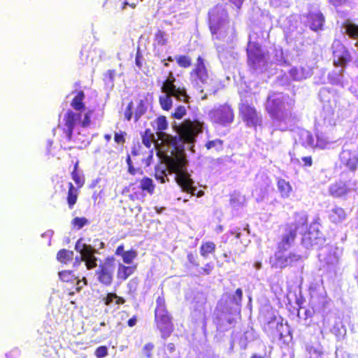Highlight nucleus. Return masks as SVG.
Instances as JSON below:
<instances>
[{
	"instance_id": "f257e3e1",
	"label": "nucleus",
	"mask_w": 358,
	"mask_h": 358,
	"mask_svg": "<svg viewBox=\"0 0 358 358\" xmlns=\"http://www.w3.org/2000/svg\"><path fill=\"white\" fill-rule=\"evenodd\" d=\"M308 222V219L306 215L296 213L294 222L287 223L283 226V234L277 243V250L269 259L272 268L283 269L287 267H292L301 260L302 257L299 254L289 252L285 255L284 252L287 251L294 242L298 230L306 227Z\"/></svg>"
},
{
	"instance_id": "f03ea898",
	"label": "nucleus",
	"mask_w": 358,
	"mask_h": 358,
	"mask_svg": "<svg viewBox=\"0 0 358 358\" xmlns=\"http://www.w3.org/2000/svg\"><path fill=\"white\" fill-rule=\"evenodd\" d=\"M176 131L178 136H167L164 141L174 148L175 154L179 150L185 153L183 147H178L179 142L194 144L197 135L203 131V124L196 120H185L177 127Z\"/></svg>"
},
{
	"instance_id": "7ed1b4c3",
	"label": "nucleus",
	"mask_w": 358,
	"mask_h": 358,
	"mask_svg": "<svg viewBox=\"0 0 358 358\" xmlns=\"http://www.w3.org/2000/svg\"><path fill=\"white\" fill-rule=\"evenodd\" d=\"M154 325L156 330L159 332L162 339L170 337L174 331L173 317L169 310L163 292L156 298Z\"/></svg>"
},
{
	"instance_id": "20e7f679",
	"label": "nucleus",
	"mask_w": 358,
	"mask_h": 358,
	"mask_svg": "<svg viewBox=\"0 0 358 358\" xmlns=\"http://www.w3.org/2000/svg\"><path fill=\"white\" fill-rule=\"evenodd\" d=\"M187 160L185 153L179 150L169 161L170 172L176 174V181L182 192L195 195L196 187L190 174L186 169Z\"/></svg>"
},
{
	"instance_id": "39448f33",
	"label": "nucleus",
	"mask_w": 358,
	"mask_h": 358,
	"mask_svg": "<svg viewBox=\"0 0 358 358\" xmlns=\"http://www.w3.org/2000/svg\"><path fill=\"white\" fill-rule=\"evenodd\" d=\"M176 78L171 71L168 78L163 82L161 91L164 94L159 97V103L164 110H169L173 106L172 97L178 101L188 103L189 96L185 87H176Z\"/></svg>"
},
{
	"instance_id": "423d86ee",
	"label": "nucleus",
	"mask_w": 358,
	"mask_h": 358,
	"mask_svg": "<svg viewBox=\"0 0 358 358\" xmlns=\"http://www.w3.org/2000/svg\"><path fill=\"white\" fill-rule=\"evenodd\" d=\"M265 110L274 121L287 122L295 120L289 110L285 108V101L280 93H273L268 96L265 102Z\"/></svg>"
},
{
	"instance_id": "0eeeda50",
	"label": "nucleus",
	"mask_w": 358,
	"mask_h": 358,
	"mask_svg": "<svg viewBox=\"0 0 358 358\" xmlns=\"http://www.w3.org/2000/svg\"><path fill=\"white\" fill-rule=\"evenodd\" d=\"M122 194H124L127 199L121 200V207L125 213L127 211L133 213L135 209L138 212L142 210L139 202H143L145 198V194L142 192L141 187H139L136 182H131L127 186L124 187L122 189Z\"/></svg>"
},
{
	"instance_id": "6e6552de",
	"label": "nucleus",
	"mask_w": 358,
	"mask_h": 358,
	"mask_svg": "<svg viewBox=\"0 0 358 358\" xmlns=\"http://www.w3.org/2000/svg\"><path fill=\"white\" fill-rule=\"evenodd\" d=\"M238 108L239 117L247 127L256 129L258 126L262 125V115L245 98L241 99Z\"/></svg>"
},
{
	"instance_id": "1a4fd4ad",
	"label": "nucleus",
	"mask_w": 358,
	"mask_h": 358,
	"mask_svg": "<svg viewBox=\"0 0 358 358\" xmlns=\"http://www.w3.org/2000/svg\"><path fill=\"white\" fill-rule=\"evenodd\" d=\"M208 115L213 123L222 126L231 124L234 120V110L232 107L227 103L210 110L208 113Z\"/></svg>"
},
{
	"instance_id": "9d476101",
	"label": "nucleus",
	"mask_w": 358,
	"mask_h": 358,
	"mask_svg": "<svg viewBox=\"0 0 358 358\" xmlns=\"http://www.w3.org/2000/svg\"><path fill=\"white\" fill-rule=\"evenodd\" d=\"M225 17L220 15V10L214 8L209 13V29L212 35H216V38L224 37L227 33V29L225 27L227 23V14L225 12Z\"/></svg>"
},
{
	"instance_id": "9b49d317",
	"label": "nucleus",
	"mask_w": 358,
	"mask_h": 358,
	"mask_svg": "<svg viewBox=\"0 0 358 358\" xmlns=\"http://www.w3.org/2000/svg\"><path fill=\"white\" fill-rule=\"evenodd\" d=\"M192 82L196 85H204L208 84L210 76L206 66L205 59L198 56L194 68L189 73Z\"/></svg>"
},
{
	"instance_id": "f8f14e48",
	"label": "nucleus",
	"mask_w": 358,
	"mask_h": 358,
	"mask_svg": "<svg viewBox=\"0 0 358 358\" xmlns=\"http://www.w3.org/2000/svg\"><path fill=\"white\" fill-rule=\"evenodd\" d=\"M114 271L113 257L108 258L103 263H101L95 271L99 282L107 287L111 285L113 281Z\"/></svg>"
},
{
	"instance_id": "ddd939ff",
	"label": "nucleus",
	"mask_w": 358,
	"mask_h": 358,
	"mask_svg": "<svg viewBox=\"0 0 358 358\" xmlns=\"http://www.w3.org/2000/svg\"><path fill=\"white\" fill-rule=\"evenodd\" d=\"M75 249L80 253L81 259L85 262L87 269L96 267L97 259L94 256L96 250L92 245L82 243V239L80 238L76 243Z\"/></svg>"
},
{
	"instance_id": "4468645a",
	"label": "nucleus",
	"mask_w": 358,
	"mask_h": 358,
	"mask_svg": "<svg viewBox=\"0 0 358 358\" xmlns=\"http://www.w3.org/2000/svg\"><path fill=\"white\" fill-rule=\"evenodd\" d=\"M247 62L248 66L257 69L259 64L265 61L266 54L262 50L261 45L257 43L249 41L246 49Z\"/></svg>"
},
{
	"instance_id": "2eb2a0df",
	"label": "nucleus",
	"mask_w": 358,
	"mask_h": 358,
	"mask_svg": "<svg viewBox=\"0 0 358 358\" xmlns=\"http://www.w3.org/2000/svg\"><path fill=\"white\" fill-rule=\"evenodd\" d=\"M334 65L344 67L352 60L350 53L346 47L340 42L333 45Z\"/></svg>"
},
{
	"instance_id": "dca6fc26",
	"label": "nucleus",
	"mask_w": 358,
	"mask_h": 358,
	"mask_svg": "<svg viewBox=\"0 0 358 358\" xmlns=\"http://www.w3.org/2000/svg\"><path fill=\"white\" fill-rule=\"evenodd\" d=\"M339 160L341 165L351 172L358 169V153L355 150L343 149L339 155Z\"/></svg>"
},
{
	"instance_id": "f3484780",
	"label": "nucleus",
	"mask_w": 358,
	"mask_h": 358,
	"mask_svg": "<svg viewBox=\"0 0 358 358\" xmlns=\"http://www.w3.org/2000/svg\"><path fill=\"white\" fill-rule=\"evenodd\" d=\"M80 117V113H76L71 110H68L65 113L64 117L65 125V128L64 129V133L65 134L68 141H71L73 130L76 124V120Z\"/></svg>"
},
{
	"instance_id": "a211bd4d",
	"label": "nucleus",
	"mask_w": 358,
	"mask_h": 358,
	"mask_svg": "<svg viewBox=\"0 0 358 358\" xmlns=\"http://www.w3.org/2000/svg\"><path fill=\"white\" fill-rule=\"evenodd\" d=\"M306 25L314 31L322 30L325 22V18L320 11L308 12L306 14Z\"/></svg>"
},
{
	"instance_id": "6ab92c4d",
	"label": "nucleus",
	"mask_w": 358,
	"mask_h": 358,
	"mask_svg": "<svg viewBox=\"0 0 358 358\" xmlns=\"http://www.w3.org/2000/svg\"><path fill=\"white\" fill-rule=\"evenodd\" d=\"M171 158H173V155L172 157H167L165 163L160 162L155 167L154 176L162 184L169 181L168 174L169 173H171L169 166V161Z\"/></svg>"
},
{
	"instance_id": "aec40b11",
	"label": "nucleus",
	"mask_w": 358,
	"mask_h": 358,
	"mask_svg": "<svg viewBox=\"0 0 358 358\" xmlns=\"http://www.w3.org/2000/svg\"><path fill=\"white\" fill-rule=\"evenodd\" d=\"M350 192L347 182L338 180L329 187V194L334 198L339 199L346 196Z\"/></svg>"
},
{
	"instance_id": "412c9836",
	"label": "nucleus",
	"mask_w": 358,
	"mask_h": 358,
	"mask_svg": "<svg viewBox=\"0 0 358 358\" xmlns=\"http://www.w3.org/2000/svg\"><path fill=\"white\" fill-rule=\"evenodd\" d=\"M115 255L120 256L122 259V262L126 264H131L134 260L137 257L138 252L134 249L131 248L129 250H124V244H120L117 246L115 251Z\"/></svg>"
},
{
	"instance_id": "4be33fe9",
	"label": "nucleus",
	"mask_w": 358,
	"mask_h": 358,
	"mask_svg": "<svg viewBox=\"0 0 358 358\" xmlns=\"http://www.w3.org/2000/svg\"><path fill=\"white\" fill-rule=\"evenodd\" d=\"M136 264L127 266L123 264H119L117 270V278L120 281H125L136 271Z\"/></svg>"
},
{
	"instance_id": "5701e85b",
	"label": "nucleus",
	"mask_w": 358,
	"mask_h": 358,
	"mask_svg": "<svg viewBox=\"0 0 358 358\" xmlns=\"http://www.w3.org/2000/svg\"><path fill=\"white\" fill-rule=\"evenodd\" d=\"M79 189H80L76 187L72 182L68 183L66 202L69 209H73L74 206L76 204L80 194Z\"/></svg>"
},
{
	"instance_id": "b1692460",
	"label": "nucleus",
	"mask_w": 358,
	"mask_h": 358,
	"mask_svg": "<svg viewBox=\"0 0 358 358\" xmlns=\"http://www.w3.org/2000/svg\"><path fill=\"white\" fill-rule=\"evenodd\" d=\"M299 141L300 145L305 148H315V140L310 131L302 130L299 133Z\"/></svg>"
},
{
	"instance_id": "393cba45",
	"label": "nucleus",
	"mask_w": 358,
	"mask_h": 358,
	"mask_svg": "<svg viewBox=\"0 0 358 358\" xmlns=\"http://www.w3.org/2000/svg\"><path fill=\"white\" fill-rule=\"evenodd\" d=\"M155 123V129L157 131V136L159 138L162 139V141L166 143L164 140L166 138L168 135H166L163 131L168 128V122L166 117L164 115L159 116L156 119Z\"/></svg>"
},
{
	"instance_id": "a878e982",
	"label": "nucleus",
	"mask_w": 358,
	"mask_h": 358,
	"mask_svg": "<svg viewBox=\"0 0 358 358\" xmlns=\"http://www.w3.org/2000/svg\"><path fill=\"white\" fill-rule=\"evenodd\" d=\"M290 78L293 80H301L307 78L310 73L307 69L302 66L292 67L289 71Z\"/></svg>"
},
{
	"instance_id": "bb28decb",
	"label": "nucleus",
	"mask_w": 358,
	"mask_h": 358,
	"mask_svg": "<svg viewBox=\"0 0 358 358\" xmlns=\"http://www.w3.org/2000/svg\"><path fill=\"white\" fill-rule=\"evenodd\" d=\"M85 95L83 91L80 90L77 92L76 95L73 98L71 106L76 111H83L85 108L84 102Z\"/></svg>"
},
{
	"instance_id": "cd10ccee",
	"label": "nucleus",
	"mask_w": 358,
	"mask_h": 358,
	"mask_svg": "<svg viewBox=\"0 0 358 358\" xmlns=\"http://www.w3.org/2000/svg\"><path fill=\"white\" fill-rule=\"evenodd\" d=\"M59 278L61 280L66 282H76V292H80V290L82 288V286L80 285V280H78L75 275L73 274V271H63L59 273Z\"/></svg>"
},
{
	"instance_id": "c85d7f7f",
	"label": "nucleus",
	"mask_w": 358,
	"mask_h": 358,
	"mask_svg": "<svg viewBox=\"0 0 358 358\" xmlns=\"http://www.w3.org/2000/svg\"><path fill=\"white\" fill-rule=\"evenodd\" d=\"M347 217V213L341 207H335L329 214V220L331 222L338 224L343 222Z\"/></svg>"
},
{
	"instance_id": "c756f323",
	"label": "nucleus",
	"mask_w": 358,
	"mask_h": 358,
	"mask_svg": "<svg viewBox=\"0 0 358 358\" xmlns=\"http://www.w3.org/2000/svg\"><path fill=\"white\" fill-rule=\"evenodd\" d=\"M216 245L213 241H203L201 243L199 252L202 257L207 258L210 255L215 253Z\"/></svg>"
},
{
	"instance_id": "7c9ffc66",
	"label": "nucleus",
	"mask_w": 358,
	"mask_h": 358,
	"mask_svg": "<svg viewBox=\"0 0 358 358\" xmlns=\"http://www.w3.org/2000/svg\"><path fill=\"white\" fill-rule=\"evenodd\" d=\"M139 182L140 185L138 186L141 187L142 192L144 193V192H146L150 195L154 194L155 185L150 178L145 176L141 178Z\"/></svg>"
},
{
	"instance_id": "2f4dec72",
	"label": "nucleus",
	"mask_w": 358,
	"mask_h": 358,
	"mask_svg": "<svg viewBox=\"0 0 358 358\" xmlns=\"http://www.w3.org/2000/svg\"><path fill=\"white\" fill-rule=\"evenodd\" d=\"M277 186L282 197L287 198L289 196L292 191V187L288 181H286L283 178H278Z\"/></svg>"
},
{
	"instance_id": "473e14b6",
	"label": "nucleus",
	"mask_w": 358,
	"mask_h": 358,
	"mask_svg": "<svg viewBox=\"0 0 358 358\" xmlns=\"http://www.w3.org/2000/svg\"><path fill=\"white\" fill-rule=\"evenodd\" d=\"M154 135L152 133V131L150 129H146L143 133L141 134V138H142V143L143 144L148 148L149 150V158L152 157V150H150L152 143L153 141Z\"/></svg>"
},
{
	"instance_id": "72a5a7b5",
	"label": "nucleus",
	"mask_w": 358,
	"mask_h": 358,
	"mask_svg": "<svg viewBox=\"0 0 358 358\" xmlns=\"http://www.w3.org/2000/svg\"><path fill=\"white\" fill-rule=\"evenodd\" d=\"M103 301L106 306H110L113 301L116 305H122L126 300L123 297L117 296L115 293L109 292L103 298Z\"/></svg>"
},
{
	"instance_id": "f704fd0d",
	"label": "nucleus",
	"mask_w": 358,
	"mask_h": 358,
	"mask_svg": "<svg viewBox=\"0 0 358 358\" xmlns=\"http://www.w3.org/2000/svg\"><path fill=\"white\" fill-rule=\"evenodd\" d=\"M73 258V252L66 249H62L57 254V260L62 264H66L72 261Z\"/></svg>"
},
{
	"instance_id": "c9c22d12",
	"label": "nucleus",
	"mask_w": 358,
	"mask_h": 358,
	"mask_svg": "<svg viewBox=\"0 0 358 358\" xmlns=\"http://www.w3.org/2000/svg\"><path fill=\"white\" fill-rule=\"evenodd\" d=\"M345 33L351 38H358V24H354L348 20L344 22Z\"/></svg>"
},
{
	"instance_id": "e433bc0d",
	"label": "nucleus",
	"mask_w": 358,
	"mask_h": 358,
	"mask_svg": "<svg viewBox=\"0 0 358 358\" xmlns=\"http://www.w3.org/2000/svg\"><path fill=\"white\" fill-rule=\"evenodd\" d=\"M78 162H76L74 164L73 170L71 172V178L75 182L78 188H81L85 184V178L78 172Z\"/></svg>"
},
{
	"instance_id": "4c0bfd02",
	"label": "nucleus",
	"mask_w": 358,
	"mask_h": 358,
	"mask_svg": "<svg viewBox=\"0 0 358 358\" xmlns=\"http://www.w3.org/2000/svg\"><path fill=\"white\" fill-rule=\"evenodd\" d=\"M176 61L181 68L187 69L192 66V59L188 55H179L176 57Z\"/></svg>"
},
{
	"instance_id": "58836bf2",
	"label": "nucleus",
	"mask_w": 358,
	"mask_h": 358,
	"mask_svg": "<svg viewBox=\"0 0 358 358\" xmlns=\"http://www.w3.org/2000/svg\"><path fill=\"white\" fill-rule=\"evenodd\" d=\"M154 41L161 46L166 45L168 43L166 33L161 29H158L154 36Z\"/></svg>"
},
{
	"instance_id": "ea45409f",
	"label": "nucleus",
	"mask_w": 358,
	"mask_h": 358,
	"mask_svg": "<svg viewBox=\"0 0 358 358\" xmlns=\"http://www.w3.org/2000/svg\"><path fill=\"white\" fill-rule=\"evenodd\" d=\"M224 141L220 138L208 141L206 143L205 147L207 150L215 148L217 151L222 150L223 148Z\"/></svg>"
},
{
	"instance_id": "a19ab883",
	"label": "nucleus",
	"mask_w": 358,
	"mask_h": 358,
	"mask_svg": "<svg viewBox=\"0 0 358 358\" xmlns=\"http://www.w3.org/2000/svg\"><path fill=\"white\" fill-rule=\"evenodd\" d=\"M187 113V110L184 106H178L175 108L172 113V117L177 120L182 119Z\"/></svg>"
},
{
	"instance_id": "79ce46f5",
	"label": "nucleus",
	"mask_w": 358,
	"mask_h": 358,
	"mask_svg": "<svg viewBox=\"0 0 358 358\" xmlns=\"http://www.w3.org/2000/svg\"><path fill=\"white\" fill-rule=\"evenodd\" d=\"M145 108L144 106L143 101L142 100L140 101L137 109L134 113V122H136L139 120L141 117L145 113Z\"/></svg>"
},
{
	"instance_id": "37998d69",
	"label": "nucleus",
	"mask_w": 358,
	"mask_h": 358,
	"mask_svg": "<svg viewBox=\"0 0 358 358\" xmlns=\"http://www.w3.org/2000/svg\"><path fill=\"white\" fill-rule=\"evenodd\" d=\"M126 131L115 132L114 134V141L117 144L123 145L126 142Z\"/></svg>"
},
{
	"instance_id": "c03bdc74",
	"label": "nucleus",
	"mask_w": 358,
	"mask_h": 358,
	"mask_svg": "<svg viewBox=\"0 0 358 358\" xmlns=\"http://www.w3.org/2000/svg\"><path fill=\"white\" fill-rule=\"evenodd\" d=\"M87 223H88L87 219L84 217H76L73 218L72 220V224L75 227H77L78 229H81Z\"/></svg>"
},
{
	"instance_id": "a18cd8bd",
	"label": "nucleus",
	"mask_w": 358,
	"mask_h": 358,
	"mask_svg": "<svg viewBox=\"0 0 358 358\" xmlns=\"http://www.w3.org/2000/svg\"><path fill=\"white\" fill-rule=\"evenodd\" d=\"M242 299L243 291L241 288H238L231 298V302L237 306H240L241 304Z\"/></svg>"
},
{
	"instance_id": "49530a36",
	"label": "nucleus",
	"mask_w": 358,
	"mask_h": 358,
	"mask_svg": "<svg viewBox=\"0 0 358 358\" xmlns=\"http://www.w3.org/2000/svg\"><path fill=\"white\" fill-rule=\"evenodd\" d=\"M189 264L193 267H199V262L196 252H189L187 255Z\"/></svg>"
},
{
	"instance_id": "de8ad7c7",
	"label": "nucleus",
	"mask_w": 358,
	"mask_h": 358,
	"mask_svg": "<svg viewBox=\"0 0 358 358\" xmlns=\"http://www.w3.org/2000/svg\"><path fill=\"white\" fill-rule=\"evenodd\" d=\"M108 355V350L106 345H101L98 347L94 352V355L96 358H103Z\"/></svg>"
},
{
	"instance_id": "09e8293b",
	"label": "nucleus",
	"mask_w": 358,
	"mask_h": 358,
	"mask_svg": "<svg viewBox=\"0 0 358 358\" xmlns=\"http://www.w3.org/2000/svg\"><path fill=\"white\" fill-rule=\"evenodd\" d=\"M93 113V110H87L85 115H84V119L83 120V121L80 122V126L81 127L83 128H87L88 127L90 124H91V115Z\"/></svg>"
},
{
	"instance_id": "8fccbe9b",
	"label": "nucleus",
	"mask_w": 358,
	"mask_h": 358,
	"mask_svg": "<svg viewBox=\"0 0 358 358\" xmlns=\"http://www.w3.org/2000/svg\"><path fill=\"white\" fill-rule=\"evenodd\" d=\"M133 107H134V103L132 101H130L128 103V105L124 112V119L127 121H130L131 120V117L133 115Z\"/></svg>"
},
{
	"instance_id": "3c124183",
	"label": "nucleus",
	"mask_w": 358,
	"mask_h": 358,
	"mask_svg": "<svg viewBox=\"0 0 358 358\" xmlns=\"http://www.w3.org/2000/svg\"><path fill=\"white\" fill-rule=\"evenodd\" d=\"M214 268V265L211 262L206 263L201 269L200 274L203 275H210Z\"/></svg>"
},
{
	"instance_id": "603ef678",
	"label": "nucleus",
	"mask_w": 358,
	"mask_h": 358,
	"mask_svg": "<svg viewBox=\"0 0 358 358\" xmlns=\"http://www.w3.org/2000/svg\"><path fill=\"white\" fill-rule=\"evenodd\" d=\"M329 143V141L323 137L317 136V141L315 143V148H319L320 149L325 148Z\"/></svg>"
},
{
	"instance_id": "864d4df0",
	"label": "nucleus",
	"mask_w": 358,
	"mask_h": 358,
	"mask_svg": "<svg viewBox=\"0 0 358 358\" xmlns=\"http://www.w3.org/2000/svg\"><path fill=\"white\" fill-rule=\"evenodd\" d=\"M154 348H155V345L153 343H146L143 348V351L145 354V355L146 356V357L148 358H150L152 357V350H154Z\"/></svg>"
},
{
	"instance_id": "5fc2aeb1",
	"label": "nucleus",
	"mask_w": 358,
	"mask_h": 358,
	"mask_svg": "<svg viewBox=\"0 0 358 358\" xmlns=\"http://www.w3.org/2000/svg\"><path fill=\"white\" fill-rule=\"evenodd\" d=\"M142 61H143V55L141 52L140 48H138L136 54V57H135V64L139 69H141L143 67Z\"/></svg>"
},
{
	"instance_id": "6e6d98bb",
	"label": "nucleus",
	"mask_w": 358,
	"mask_h": 358,
	"mask_svg": "<svg viewBox=\"0 0 358 358\" xmlns=\"http://www.w3.org/2000/svg\"><path fill=\"white\" fill-rule=\"evenodd\" d=\"M303 166H311L313 165V158L311 156H306L301 158Z\"/></svg>"
},
{
	"instance_id": "4d7b16f0",
	"label": "nucleus",
	"mask_w": 358,
	"mask_h": 358,
	"mask_svg": "<svg viewBox=\"0 0 358 358\" xmlns=\"http://www.w3.org/2000/svg\"><path fill=\"white\" fill-rule=\"evenodd\" d=\"M324 111L325 113V118L329 116H332L334 114V108L331 106H327L324 107Z\"/></svg>"
},
{
	"instance_id": "13d9d810",
	"label": "nucleus",
	"mask_w": 358,
	"mask_h": 358,
	"mask_svg": "<svg viewBox=\"0 0 358 358\" xmlns=\"http://www.w3.org/2000/svg\"><path fill=\"white\" fill-rule=\"evenodd\" d=\"M334 6H340L347 3L348 0H328Z\"/></svg>"
},
{
	"instance_id": "bf43d9fd",
	"label": "nucleus",
	"mask_w": 358,
	"mask_h": 358,
	"mask_svg": "<svg viewBox=\"0 0 358 358\" xmlns=\"http://www.w3.org/2000/svg\"><path fill=\"white\" fill-rule=\"evenodd\" d=\"M141 148L140 145L134 146L131 149V155L133 156H138L141 154Z\"/></svg>"
},
{
	"instance_id": "052dcab7",
	"label": "nucleus",
	"mask_w": 358,
	"mask_h": 358,
	"mask_svg": "<svg viewBox=\"0 0 358 358\" xmlns=\"http://www.w3.org/2000/svg\"><path fill=\"white\" fill-rule=\"evenodd\" d=\"M137 322V316L134 315L132 317L128 320L127 324L129 327H132L136 324Z\"/></svg>"
},
{
	"instance_id": "680f3d73",
	"label": "nucleus",
	"mask_w": 358,
	"mask_h": 358,
	"mask_svg": "<svg viewBox=\"0 0 358 358\" xmlns=\"http://www.w3.org/2000/svg\"><path fill=\"white\" fill-rule=\"evenodd\" d=\"M138 172V169L134 168L133 164L128 165V173L132 176H135Z\"/></svg>"
},
{
	"instance_id": "e2e57ef3",
	"label": "nucleus",
	"mask_w": 358,
	"mask_h": 358,
	"mask_svg": "<svg viewBox=\"0 0 358 358\" xmlns=\"http://www.w3.org/2000/svg\"><path fill=\"white\" fill-rule=\"evenodd\" d=\"M166 348L170 353H173L176 351V345L173 343H169L166 345Z\"/></svg>"
},
{
	"instance_id": "0e129e2a",
	"label": "nucleus",
	"mask_w": 358,
	"mask_h": 358,
	"mask_svg": "<svg viewBox=\"0 0 358 358\" xmlns=\"http://www.w3.org/2000/svg\"><path fill=\"white\" fill-rule=\"evenodd\" d=\"M244 0H229L230 2L234 3L238 8H240Z\"/></svg>"
},
{
	"instance_id": "69168bd1",
	"label": "nucleus",
	"mask_w": 358,
	"mask_h": 358,
	"mask_svg": "<svg viewBox=\"0 0 358 358\" xmlns=\"http://www.w3.org/2000/svg\"><path fill=\"white\" fill-rule=\"evenodd\" d=\"M250 358H270V356L266 354L264 355H261L257 353H254L251 355Z\"/></svg>"
},
{
	"instance_id": "338daca9",
	"label": "nucleus",
	"mask_w": 358,
	"mask_h": 358,
	"mask_svg": "<svg viewBox=\"0 0 358 358\" xmlns=\"http://www.w3.org/2000/svg\"><path fill=\"white\" fill-rule=\"evenodd\" d=\"M128 5L129 6H131L132 8H134L136 6V3H129V2H127V1H124L122 4V9H124L125 8V6Z\"/></svg>"
},
{
	"instance_id": "774afa93",
	"label": "nucleus",
	"mask_w": 358,
	"mask_h": 358,
	"mask_svg": "<svg viewBox=\"0 0 358 358\" xmlns=\"http://www.w3.org/2000/svg\"><path fill=\"white\" fill-rule=\"evenodd\" d=\"M126 162L127 164V166L129 165V164H132V162H131V157H130L129 155H128L127 156Z\"/></svg>"
}]
</instances>
